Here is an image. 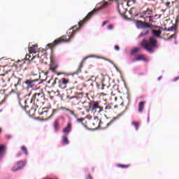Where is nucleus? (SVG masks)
<instances>
[{
    "mask_svg": "<svg viewBox=\"0 0 179 179\" xmlns=\"http://www.w3.org/2000/svg\"><path fill=\"white\" fill-rule=\"evenodd\" d=\"M78 31H79V29L73 31L72 34L69 36V38H66V36L57 38L52 43H48L47 45L48 48H50L51 51H52L54 48L57 47V45L62 44V43H68L71 41V39L73 37V36H75L76 33H78Z\"/></svg>",
    "mask_w": 179,
    "mask_h": 179,
    "instance_id": "nucleus-3",
    "label": "nucleus"
},
{
    "mask_svg": "<svg viewBox=\"0 0 179 179\" xmlns=\"http://www.w3.org/2000/svg\"><path fill=\"white\" fill-rule=\"evenodd\" d=\"M45 100V95L44 94V92L41 91L40 92L34 93L31 99L30 103L34 104L37 108H38V106H41V104H44V101Z\"/></svg>",
    "mask_w": 179,
    "mask_h": 179,
    "instance_id": "nucleus-5",
    "label": "nucleus"
},
{
    "mask_svg": "<svg viewBox=\"0 0 179 179\" xmlns=\"http://www.w3.org/2000/svg\"><path fill=\"white\" fill-rule=\"evenodd\" d=\"M92 79H96V78L94 76H92L90 80H92Z\"/></svg>",
    "mask_w": 179,
    "mask_h": 179,
    "instance_id": "nucleus-45",
    "label": "nucleus"
},
{
    "mask_svg": "<svg viewBox=\"0 0 179 179\" xmlns=\"http://www.w3.org/2000/svg\"><path fill=\"white\" fill-rule=\"evenodd\" d=\"M31 57V56L30 55H27L25 57L26 59H30V58Z\"/></svg>",
    "mask_w": 179,
    "mask_h": 179,
    "instance_id": "nucleus-40",
    "label": "nucleus"
},
{
    "mask_svg": "<svg viewBox=\"0 0 179 179\" xmlns=\"http://www.w3.org/2000/svg\"><path fill=\"white\" fill-rule=\"evenodd\" d=\"M66 112L71 114V115H73V117H76V114H75V112L73 110L68 108Z\"/></svg>",
    "mask_w": 179,
    "mask_h": 179,
    "instance_id": "nucleus-32",
    "label": "nucleus"
},
{
    "mask_svg": "<svg viewBox=\"0 0 179 179\" xmlns=\"http://www.w3.org/2000/svg\"><path fill=\"white\" fill-rule=\"evenodd\" d=\"M58 68V65L50 64L49 67V71H52V72H55L58 76L62 75L61 73H57V69Z\"/></svg>",
    "mask_w": 179,
    "mask_h": 179,
    "instance_id": "nucleus-19",
    "label": "nucleus"
},
{
    "mask_svg": "<svg viewBox=\"0 0 179 179\" xmlns=\"http://www.w3.org/2000/svg\"><path fill=\"white\" fill-rule=\"evenodd\" d=\"M25 103H27V101H25Z\"/></svg>",
    "mask_w": 179,
    "mask_h": 179,
    "instance_id": "nucleus-54",
    "label": "nucleus"
},
{
    "mask_svg": "<svg viewBox=\"0 0 179 179\" xmlns=\"http://www.w3.org/2000/svg\"><path fill=\"white\" fill-rule=\"evenodd\" d=\"M162 79V76H159V78H158V80H160Z\"/></svg>",
    "mask_w": 179,
    "mask_h": 179,
    "instance_id": "nucleus-48",
    "label": "nucleus"
},
{
    "mask_svg": "<svg viewBox=\"0 0 179 179\" xmlns=\"http://www.w3.org/2000/svg\"><path fill=\"white\" fill-rule=\"evenodd\" d=\"M100 103H101L100 101H92L90 106V110L95 115H101V113L104 111V108L100 105Z\"/></svg>",
    "mask_w": 179,
    "mask_h": 179,
    "instance_id": "nucleus-6",
    "label": "nucleus"
},
{
    "mask_svg": "<svg viewBox=\"0 0 179 179\" xmlns=\"http://www.w3.org/2000/svg\"><path fill=\"white\" fill-rule=\"evenodd\" d=\"M148 34H149V31H145V32H141L138 37H143V36H148Z\"/></svg>",
    "mask_w": 179,
    "mask_h": 179,
    "instance_id": "nucleus-34",
    "label": "nucleus"
},
{
    "mask_svg": "<svg viewBox=\"0 0 179 179\" xmlns=\"http://www.w3.org/2000/svg\"><path fill=\"white\" fill-rule=\"evenodd\" d=\"M62 143L63 145H68L69 143V140H68V137L66 136H64L62 137Z\"/></svg>",
    "mask_w": 179,
    "mask_h": 179,
    "instance_id": "nucleus-23",
    "label": "nucleus"
},
{
    "mask_svg": "<svg viewBox=\"0 0 179 179\" xmlns=\"http://www.w3.org/2000/svg\"><path fill=\"white\" fill-rule=\"evenodd\" d=\"M85 59H84L83 61H82L81 63L80 64V66H79V69H78V71H80V72L81 71L80 69L83 68V62H85Z\"/></svg>",
    "mask_w": 179,
    "mask_h": 179,
    "instance_id": "nucleus-35",
    "label": "nucleus"
},
{
    "mask_svg": "<svg viewBox=\"0 0 179 179\" xmlns=\"http://www.w3.org/2000/svg\"><path fill=\"white\" fill-rule=\"evenodd\" d=\"M166 6H170V2L169 1L166 3Z\"/></svg>",
    "mask_w": 179,
    "mask_h": 179,
    "instance_id": "nucleus-44",
    "label": "nucleus"
},
{
    "mask_svg": "<svg viewBox=\"0 0 179 179\" xmlns=\"http://www.w3.org/2000/svg\"><path fill=\"white\" fill-rule=\"evenodd\" d=\"M51 80H52V78H51V79L48 81V83H50V82H51Z\"/></svg>",
    "mask_w": 179,
    "mask_h": 179,
    "instance_id": "nucleus-51",
    "label": "nucleus"
},
{
    "mask_svg": "<svg viewBox=\"0 0 179 179\" xmlns=\"http://www.w3.org/2000/svg\"><path fill=\"white\" fill-rule=\"evenodd\" d=\"M86 179H93V178L92 177V175L89 174Z\"/></svg>",
    "mask_w": 179,
    "mask_h": 179,
    "instance_id": "nucleus-42",
    "label": "nucleus"
},
{
    "mask_svg": "<svg viewBox=\"0 0 179 179\" xmlns=\"http://www.w3.org/2000/svg\"><path fill=\"white\" fill-rule=\"evenodd\" d=\"M43 51H45V50H43Z\"/></svg>",
    "mask_w": 179,
    "mask_h": 179,
    "instance_id": "nucleus-55",
    "label": "nucleus"
},
{
    "mask_svg": "<svg viewBox=\"0 0 179 179\" xmlns=\"http://www.w3.org/2000/svg\"><path fill=\"white\" fill-rule=\"evenodd\" d=\"M110 2H112L113 1H115V2H117L118 0H109Z\"/></svg>",
    "mask_w": 179,
    "mask_h": 179,
    "instance_id": "nucleus-46",
    "label": "nucleus"
},
{
    "mask_svg": "<svg viewBox=\"0 0 179 179\" xmlns=\"http://www.w3.org/2000/svg\"><path fill=\"white\" fill-rule=\"evenodd\" d=\"M38 51V45L37 44L29 47V54H36Z\"/></svg>",
    "mask_w": 179,
    "mask_h": 179,
    "instance_id": "nucleus-16",
    "label": "nucleus"
},
{
    "mask_svg": "<svg viewBox=\"0 0 179 179\" xmlns=\"http://www.w3.org/2000/svg\"><path fill=\"white\" fill-rule=\"evenodd\" d=\"M152 13L153 10H152V9L147 8L140 13L141 17L144 19L145 23H152V22H153V17L152 16Z\"/></svg>",
    "mask_w": 179,
    "mask_h": 179,
    "instance_id": "nucleus-7",
    "label": "nucleus"
},
{
    "mask_svg": "<svg viewBox=\"0 0 179 179\" xmlns=\"http://www.w3.org/2000/svg\"><path fill=\"white\" fill-rule=\"evenodd\" d=\"M131 124L134 125V127H135L136 128V131H138V129H139V122H132Z\"/></svg>",
    "mask_w": 179,
    "mask_h": 179,
    "instance_id": "nucleus-30",
    "label": "nucleus"
},
{
    "mask_svg": "<svg viewBox=\"0 0 179 179\" xmlns=\"http://www.w3.org/2000/svg\"><path fill=\"white\" fill-rule=\"evenodd\" d=\"M117 105L114 106V108H117Z\"/></svg>",
    "mask_w": 179,
    "mask_h": 179,
    "instance_id": "nucleus-52",
    "label": "nucleus"
},
{
    "mask_svg": "<svg viewBox=\"0 0 179 179\" xmlns=\"http://www.w3.org/2000/svg\"><path fill=\"white\" fill-rule=\"evenodd\" d=\"M107 23H108V22H107V21H103V24H102V26H106V24Z\"/></svg>",
    "mask_w": 179,
    "mask_h": 179,
    "instance_id": "nucleus-43",
    "label": "nucleus"
},
{
    "mask_svg": "<svg viewBox=\"0 0 179 179\" xmlns=\"http://www.w3.org/2000/svg\"><path fill=\"white\" fill-rule=\"evenodd\" d=\"M173 37H174V35H172L170 38H173Z\"/></svg>",
    "mask_w": 179,
    "mask_h": 179,
    "instance_id": "nucleus-50",
    "label": "nucleus"
},
{
    "mask_svg": "<svg viewBox=\"0 0 179 179\" xmlns=\"http://www.w3.org/2000/svg\"><path fill=\"white\" fill-rule=\"evenodd\" d=\"M152 36L150 37L148 40L143 39L141 42V45L143 49L146 50L148 52H153L155 48L157 47V39L156 38L160 37L162 34V30L152 29Z\"/></svg>",
    "mask_w": 179,
    "mask_h": 179,
    "instance_id": "nucleus-2",
    "label": "nucleus"
},
{
    "mask_svg": "<svg viewBox=\"0 0 179 179\" xmlns=\"http://www.w3.org/2000/svg\"><path fill=\"white\" fill-rule=\"evenodd\" d=\"M141 50L139 48H134L131 50V55H134V54H136V52H138V51Z\"/></svg>",
    "mask_w": 179,
    "mask_h": 179,
    "instance_id": "nucleus-29",
    "label": "nucleus"
},
{
    "mask_svg": "<svg viewBox=\"0 0 179 179\" xmlns=\"http://www.w3.org/2000/svg\"><path fill=\"white\" fill-rule=\"evenodd\" d=\"M11 92H15V90H13Z\"/></svg>",
    "mask_w": 179,
    "mask_h": 179,
    "instance_id": "nucleus-53",
    "label": "nucleus"
},
{
    "mask_svg": "<svg viewBox=\"0 0 179 179\" xmlns=\"http://www.w3.org/2000/svg\"><path fill=\"white\" fill-rule=\"evenodd\" d=\"M6 82L10 83V86H14L15 90L22 85V78H17L15 76V72L9 69L6 71L3 75L0 76V86L1 87H6Z\"/></svg>",
    "mask_w": 179,
    "mask_h": 179,
    "instance_id": "nucleus-1",
    "label": "nucleus"
},
{
    "mask_svg": "<svg viewBox=\"0 0 179 179\" xmlns=\"http://www.w3.org/2000/svg\"><path fill=\"white\" fill-rule=\"evenodd\" d=\"M107 6H108V2L107 1H104L102 5H101V6L98 8H94L93 10V11L90 12L87 16L83 18V20L82 21H80L78 22V26L79 27H82V26H83V24H85V23H86V22H88V20H90V19H92V17H93V16H94V15H96V13H97V12H100V10H101V9H106V8H107Z\"/></svg>",
    "mask_w": 179,
    "mask_h": 179,
    "instance_id": "nucleus-4",
    "label": "nucleus"
},
{
    "mask_svg": "<svg viewBox=\"0 0 179 179\" xmlns=\"http://www.w3.org/2000/svg\"><path fill=\"white\" fill-rule=\"evenodd\" d=\"M21 150L22 151V152L26 155H29V152L27 151V148H26V146L23 145L21 147Z\"/></svg>",
    "mask_w": 179,
    "mask_h": 179,
    "instance_id": "nucleus-28",
    "label": "nucleus"
},
{
    "mask_svg": "<svg viewBox=\"0 0 179 179\" xmlns=\"http://www.w3.org/2000/svg\"><path fill=\"white\" fill-rule=\"evenodd\" d=\"M130 166L131 164L124 165V164H118L117 165V167H119V169H128V167H129Z\"/></svg>",
    "mask_w": 179,
    "mask_h": 179,
    "instance_id": "nucleus-27",
    "label": "nucleus"
},
{
    "mask_svg": "<svg viewBox=\"0 0 179 179\" xmlns=\"http://www.w3.org/2000/svg\"><path fill=\"white\" fill-rule=\"evenodd\" d=\"M66 112L71 114V115H73V117H76V114H75V112L73 110L68 108Z\"/></svg>",
    "mask_w": 179,
    "mask_h": 179,
    "instance_id": "nucleus-33",
    "label": "nucleus"
},
{
    "mask_svg": "<svg viewBox=\"0 0 179 179\" xmlns=\"http://www.w3.org/2000/svg\"><path fill=\"white\" fill-rule=\"evenodd\" d=\"M78 122H81V124H83V121H85V119L83 118H78L77 119Z\"/></svg>",
    "mask_w": 179,
    "mask_h": 179,
    "instance_id": "nucleus-38",
    "label": "nucleus"
},
{
    "mask_svg": "<svg viewBox=\"0 0 179 179\" xmlns=\"http://www.w3.org/2000/svg\"><path fill=\"white\" fill-rule=\"evenodd\" d=\"M38 82V80H31V79H27L24 81L25 85H27V89H30L31 87H34L36 86V83Z\"/></svg>",
    "mask_w": 179,
    "mask_h": 179,
    "instance_id": "nucleus-13",
    "label": "nucleus"
},
{
    "mask_svg": "<svg viewBox=\"0 0 179 179\" xmlns=\"http://www.w3.org/2000/svg\"><path fill=\"white\" fill-rule=\"evenodd\" d=\"M69 94H71V99H82V97H83V93H78L76 92V90H75V88H71L69 92H68ZM76 94V95H73Z\"/></svg>",
    "mask_w": 179,
    "mask_h": 179,
    "instance_id": "nucleus-9",
    "label": "nucleus"
},
{
    "mask_svg": "<svg viewBox=\"0 0 179 179\" xmlns=\"http://www.w3.org/2000/svg\"><path fill=\"white\" fill-rule=\"evenodd\" d=\"M2 132V129L0 127V134Z\"/></svg>",
    "mask_w": 179,
    "mask_h": 179,
    "instance_id": "nucleus-49",
    "label": "nucleus"
},
{
    "mask_svg": "<svg viewBox=\"0 0 179 179\" xmlns=\"http://www.w3.org/2000/svg\"><path fill=\"white\" fill-rule=\"evenodd\" d=\"M134 61H145V57L142 55H139L134 59Z\"/></svg>",
    "mask_w": 179,
    "mask_h": 179,
    "instance_id": "nucleus-25",
    "label": "nucleus"
},
{
    "mask_svg": "<svg viewBox=\"0 0 179 179\" xmlns=\"http://www.w3.org/2000/svg\"><path fill=\"white\" fill-rule=\"evenodd\" d=\"M118 117H113V120L110 122H108L106 121L101 122V120H99V126L98 128H100L101 129H106V128H108L111 124L114 122L115 120H117Z\"/></svg>",
    "mask_w": 179,
    "mask_h": 179,
    "instance_id": "nucleus-10",
    "label": "nucleus"
},
{
    "mask_svg": "<svg viewBox=\"0 0 179 179\" xmlns=\"http://www.w3.org/2000/svg\"><path fill=\"white\" fill-rule=\"evenodd\" d=\"M108 30H113V29H114V25H113V24H109L108 26Z\"/></svg>",
    "mask_w": 179,
    "mask_h": 179,
    "instance_id": "nucleus-36",
    "label": "nucleus"
},
{
    "mask_svg": "<svg viewBox=\"0 0 179 179\" xmlns=\"http://www.w3.org/2000/svg\"><path fill=\"white\" fill-rule=\"evenodd\" d=\"M48 113H49L48 108H43L42 109V111L39 113V115H43L45 114V115H47V114H48Z\"/></svg>",
    "mask_w": 179,
    "mask_h": 179,
    "instance_id": "nucleus-24",
    "label": "nucleus"
},
{
    "mask_svg": "<svg viewBox=\"0 0 179 179\" xmlns=\"http://www.w3.org/2000/svg\"><path fill=\"white\" fill-rule=\"evenodd\" d=\"M59 110H62V111H67L68 108L66 107H60Z\"/></svg>",
    "mask_w": 179,
    "mask_h": 179,
    "instance_id": "nucleus-39",
    "label": "nucleus"
},
{
    "mask_svg": "<svg viewBox=\"0 0 179 179\" xmlns=\"http://www.w3.org/2000/svg\"><path fill=\"white\" fill-rule=\"evenodd\" d=\"M106 111H110V110H113V106H111V103H108L105 106Z\"/></svg>",
    "mask_w": 179,
    "mask_h": 179,
    "instance_id": "nucleus-31",
    "label": "nucleus"
},
{
    "mask_svg": "<svg viewBox=\"0 0 179 179\" xmlns=\"http://www.w3.org/2000/svg\"><path fill=\"white\" fill-rule=\"evenodd\" d=\"M145 101H141L138 103V113H142L145 108Z\"/></svg>",
    "mask_w": 179,
    "mask_h": 179,
    "instance_id": "nucleus-20",
    "label": "nucleus"
},
{
    "mask_svg": "<svg viewBox=\"0 0 179 179\" xmlns=\"http://www.w3.org/2000/svg\"><path fill=\"white\" fill-rule=\"evenodd\" d=\"M72 131V123L69 122L65 128L63 129L64 134H69Z\"/></svg>",
    "mask_w": 179,
    "mask_h": 179,
    "instance_id": "nucleus-17",
    "label": "nucleus"
},
{
    "mask_svg": "<svg viewBox=\"0 0 179 179\" xmlns=\"http://www.w3.org/2000/svg\"><path fill=\"white\" fill-rule=\"evenodd\" d=\"M50 100H52L54 99V96H50Z\"/></svg>",
    "mask_w": 179,
    "mask_h": 179,
    "instance_id": "nucleus-47",
    "label": "nucleus"
},
{
    "mask_svg": "<svg viewBox=\"0 0 179 179\" xmlns=\"http://www.w3.org/2000/svg\"><path fill=\"white\" fill-rule=\"evenodd\" d=\"M88 125L92 129H97L100 125V120H99V117H97L91 119L88 121Z\"/></svg>",
    "mask_w": 179,
    "mask_h": 179,
    "instance_id": "nucleus-8",
    "label": "nucleus"
},
{
    "mask_svg": "<svg viewBox=\"0 0 179 179\" xmlns=\"http://www.w3.org/2000/svg\"><path fill=\"white\" fill-rule=\"evenodd\" d=\"M24 167V162L23 161L17 162L15 164L13 165L11 170L12 171H19V170H22Z\"/></svg>",
    "mask_w": 179,
    "mask_h": 179,
    "instance_id": "nucleus-11",
    "label": "nucleus"
},
{
    "mask_svg": "<svg viewBox=\"0 0 179 179\" xmlns=\"http://www.w3.org/2000/svg\"><path fill=\"white\" fill-rule=\"evenodd\" d=\"M96 87L99 90H104V87H106V85H104V83H103V82H101V84H96Z\"/></svg>",
    "mask_w": 179,
    "mask_h": 179,
    "instance_id": "nucleus-22",
    "label": "nucleus"
},
{
    "mask_svg": "<svg viewBox=\"0 0 179 179\" xmlns=\"http://www.w3.org/2000/svg\"><path fill=\"white\" fill-rule=\"evenodd\" d=\"M117 10L120 15H121L122 16H125L127 8H124V3H121L120 6H117Z\"/></svg>",
    "mask_w": 179,
    "mask_h": 179,
    "instance_id": "nucleus-15",
    "label": "nucleus"
},
{
    "mask_svg": "<svg viewBox=\"0 0 179 179\" xmlns=\"http://www.w3.org/2000/svg\"><path fill=\"white\" fill-rule=\"evenodd\" d=\"M5 150H6V148L5 147V145H0V156H2V155L5 153Z\"/></svg>",
    "mask_w": 179,
    "mask_h": 179,
    "instance_id": "nucleus-26",
    "label": "nucleus"
},
{
    "mask_svg": "<svg viewBox=\"0 0 179 179\" xmlns=\"http://www.w3.org/2000/svg\"><path fill=\"white\" fill-rule=\"evenodd\" d=\"M57 80H59L57 78H55L53 80V83H52V86H55V85H57Z\"/></svg>",
    "mask_w": 179,
    "mask_h": 179,
    "instance_id": "nucleus-37",
    "label": "nucleus"
},
{
    "mask_svg": "<svg viewBox=\"0 0 179 179\" xmlns=\"http://www.w3.org/2000/svg\"><path fill=\"white\" fill-rule=\"evenodd\" d=\"M48 73H50L49 71H42V73L39 75V78L41 79L43 78L42 80H47V78H48Z\"/></svg>",
    "mask_w": 179,
    "mask_h": 179,
    "instance_id": "nucleus-18",
    "label": "nucleus"
},
{
    "mask_svg": "<svg viewBox=\"0 0 179 179\" xmlns=\"http://www.w3.org/2000/svg\"><path fill=\"white\" fill-rule=\"evenodd\" d=\"M136 26L138 27V29H149L150 28V24L142 22V21H137L136 22Z\"/></svg>",
    "mask_w": 179,
    "mask_h": 179,
    "instance_id": "nucleus-12",
    "label": "nucleus"
},
{
    "mask_svg": "<svg viewBox=\"0 0 179 179\" xmlns=\"http://www.w3.org/2000/svg\"><path fill=\"white\" fill-rule=\"evenodd\" d=\"M54 128H55V132H58V131H59V123L57 120L55 121L54 122Z\"/></svg>",
    "mask_w": 179,
    "mask_h": 179,
    "instance_id": "nucleus-21",
    "label": "nucleus"
},
{
    "mask_svg": "<svg viewBox=\"0 0 179 179\" xmlns=\"http://www.w3.org/2000/svg\"><path fill=\"white\" fill-rule=\"evenodd\" d=\"M69 83V79L65 78H62L59 80V87L60 89H66V86Z\"/></svg>",
    "mask_w": 179,
    "mask_h": 179,
    "instance_id": "nucleus-14",
    "label": "nucleus"
},
{
    "mask_svg": "<svg viewBox=\"0 0 179 179\" xmlns=\"http://www.w3.org/2000/svg\"><path fill=\"white\" fill-rule=\"evenodd\" d=\"M115 50H116V51H120V47H118V45H115Z\"/></svg>",
    "mask_w": 179,
    "mask_h": 179,
    "instance_id": "nucleus-41",
    "label": "nucleus"
}]
</instances>
